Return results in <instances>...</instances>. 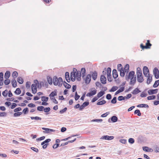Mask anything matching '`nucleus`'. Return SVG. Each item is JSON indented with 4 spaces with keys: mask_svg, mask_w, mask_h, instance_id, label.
<instances>
[{
    "mask_svg": "<svg viewBox=\"0 0 159 159\" xmlns=\"http://www.w3.org/2000/svg\"><path fill=\"white\" fill-rule=\"evenodd\" d=\"M53 82V84L55 85H58L59 87H61L62 84V79L61 77H59L58 78L56 76H54Z\"/></svg>",
    "mask_w": 159,
    "mask_h": 159,
    "instance_id": "nucleus-1",
    "label": "nucleus"
},
{
    "mask_svg": "<svg viewBox=\"0 0 159 159\" xmlns=\"http://www.w3.org/2000/svg\"><path fill=\"white\" fill-rule=\"evenodd\" d=\"M75 70L76 71L77 70L75 68L73 69V71L72 72L70 73V79L72 81L74 82L75 80V73L76 71H75Z\"/></svg>",
    "mask_w": 159,
    "mask_h": 159,
    "instance_id": "nucleus-2",
    "label": "nucleus"
},
{
    "mask_svg": "<svg viewBox=\"0 0 159 159\" xmlns=\"http://www.w3.org/2000/svg\"><path fill=\"white\" fill-rule=\"evenodd\" d=\"M97 93V90L95 89L94 88L91 89V91L90 92L86 94V96L88 97H91L95 95Z\"/></svg>",
    "mask_w": 159,
    "mask_h": 159,
    "instance_id": "nucleus-3",
    "label": "nucleus"
},
{
    "mask_svg": "<svg viewBox=\"0 0 159 159\" xmlns=\"http://www.w3.org/2000/svg\"><path fill=\"white\" fill-rule=\"evenodd\" d=\"M143 73L145 77L149 76V71L148 68L145 66L143 69Z\"/></svg>",
    "mask_w": 159,
    "mask_h": 159,
    "instance_id": "nucleus-4",
    "label": "nucleus"
},
{
    "mask_svg": "<svg viewBox=\"0 0 159 159\" xmlns=\"http://www.w3.org/2000/svg\"><path fill=\"white\" fill-rule=\"evenodd\" d=\"M114 138L113 136H109L108 135H104L102 136L101 138V139H105L107 140H111Z\"/></svg>",
    "mask_w": 159,
    "mask_h": 159,
    "instance_id": "nucleus-5",
    "label": "nucleus"
},
{
    "mask_svg": "<svg viewBox=\"0 0 159 159\" xmlns=\"http://www.w3.org/2000/svg\"><path fill=\"white\" fill-rule=\"evenodd\" d=\"M153 72L155 77L157 79H158L159 78V71L158 69L156 67L155 68Z\"/></svg>",
    "mask_w": 159,
    "mask_h": 159,
    "instance_id": "nucleus-6",
    "label": "nucleus"
},
{
    "mask_svg": "<svg viewBox=\"0 0 159 159\" xmlns=\"http://www.w3.org/2000/svg\"><path fill=\"white\" fill-rule=\"evenodd\" d=\"M134 71H131L129 72L128 75L126 76V79L127 80H128L130 79L131 78L133 77L134 75Z\"/></svg>",
    "mask_w": 159,
    "mask_h": 159,
    "instance_id": "nucleus-7",
    "label": "nucleus"
},
{
    "mask_svg": "<svg viewBox=\"0 0 159 159\" xmlns=\"http://www.w3.org/2000/svg\"><path fill=\"white\" fill-rule=\"evenodd\" d=\"M84 79L85 80V82L86 84H89L91 80V75L90 74H88L85 79L84 77Z\"/></svg>",
    "mask_w": 159,
    "mask_h": 159,
    "instance_id": "nucleus-8",
    "label": "nucleus"
},
{
    "mask_svg": "<svg viewBox=\"0 0 159 159\" xmlns=\"http://www.w3.org/2000/svg\"><path fill=\"white\" fill-rule=\"evenodd\" d=\"M107 79L105 76L102 75L100 77V81L102 84H105L106 83Z\"/></svg>",
    "mask_w": 159,
    "mask_h": 159,
    "instance_id": "nucleus-9",
    "label": "nucleus"
},
{
    "mask_svg": "<svg viewBox=\"0 0 159 159\" xmlns=\"http://www.w3.org/2000/svg\"><path fill=\"white\" fill-rule=\"evenodd\" d=\"M31 89L32 93L33 94H35L36 93L37 91L36 86V84H33L31 85Z\"/></svg>",
    "mask_w": 159,
    "mask_h": 159,
    "instance_id": "nucleus-10",
    "label": "nucleus"
},
{
    "mask_svg": "<svg viewBox=\"0 0 159 159\" xmlns=\"http://www.w3.org/2000/svg\"><path fill=\"white\" fill-rule=\"evenodd\" d=\"M136 80V76L133 77L131 78V80L129 83L130 85H133L135 83Z\"/></svg>",
    "mask_w": 159,
    "mask_h": 159,
    "instance_id": "nucleus-11",
    "label": "nucleus"
},
{
    "mask_svg": "<svg viewBox=\"0 0 159 159\" xmlns=\"http://www.w3.org/2000/svg\"><path fill=\"white\" fill-rule=\"evenodd\" d=\"M157 91L158 89H150L148 90V93L149 95L155 94L157 93Z\"/></svg>",
    "mask_w": 159,
    "mask_h": 159,
    "instance_id": "nucleus-12",
    "label": "nucleus"
},
{
    "mask_svg": "<svg viewBox=\"0 0 159 159\" xmlns=\"http://www.w3.org/2000/svg\"><path fill=\"white\" fill-rule=\"evenodd\" d=\"M137 81L139 83H142L144 80L142 75H137Z\"/></svg>",
    "mask_w": 159,
    "mask_h": 159,
    "instance_id": "nucleus-13",
    "label": "nucleus"
},
{
    "mask_svg": "<svg viewBox=\"0 0 159 159\" xmlns=\"http://www.w3.org/2000/svg\"><path fill=\"white\" fill-rule=\"evenodd\" d=\"M76 80L78 81H80L81 80V73L80 71H77L75 75Z\"/></svg>",
    "mask_w": 159,
    "mask_h": 159,
    "instance_id": "nucleus-14",
    "label": "nucleus"
},
{
    "mask_svg": "<svg viewBox=\"0 0 159 159\" xmlns=\"http://www.w3.org/2000/svg\"><path fill=\"white\" fill-rule=\"evenodd\" d=\"M112 75L114 79H116L118 77V75L116 70L114 69L112 71Z\"/></svg>",
    "mask_w": 159,
    "mask_h": 159,
    "instance_id": "nucleus-15",
    "label": "nucleus"
},
{
    "mask_svg": "<svg viewBox=\"0 0 159 159\" xmlns=\"http://www.w3.org/2000/svg\"><path fill=\"white\" fill-rule=\"evenodd\" d=\"M65 76L66 81L69 83L70 82V80L69 77V74L68 72H66L65 74Z\"/></svg>",
    "mask_w": 159,
    "mask_h": 159,
    "instance_id": "nucleus-16",
    "label": "nucleus"
},
{
    "mask_svg": "<svg viewBox=\"0 0 159 159\" xmlns=\"http://www.w3.org/2000/svg\"><path fill=\"white\" fill-rule=\"evenodd\" d=\"M140 92L138 88L135 89L131 93L133 94H136Z\"/></svg>",
    "mask_w": 159,
    "mask_h": 159,
    "instance_id": "nucleus-17",
    "label": "nucleus"
},
{
    "mask_svg": "<svg viewBox=\"0 0 159 159\" xmlns=\"http://www.w3.org/2000/svg\"><path fill=\"white\" fill-rule=\"evenodd\" d=\"M85 69L84 68H81V73H82V76L83 79H84V78L85 76Z\"/></svg>",
    "mask_w": 159,
    "mask_h": 159,
    "instance_id": "nucleus-18",
    "label": "nucleus"
},
{
    "mask_svg": "<svg viewBox=\"0 0 159 159\" xmlns=\"http://www.w3.org/2000/svg\"><path fill=\"white\" fill-rule=\"evenodd\" d=\"M148 78L147 79V83L148 84H150V82L152 81V76H151L149 75V76L147 77Z\"/></svg>",
    "mask_w": 159,
    "mask_h": 159,
    "instance_id": "nucleus-19",
    "label": "nucleus"
},
{
    "mask_svg": "<svg viewBox=\"0 0 159 159\" xmlns=\"http://www.w3.org/2000/svg\"><path fill=\"white\" fill-rule=\"evenodd\" d=\"M10 75V72L9 71H7L4 75V77L6 79H8Z\"/></svg>",
    "mask_w": 159,
    "mask_h": 159,
    "instance_id": "nucleus-20",
    "label": "nucleus"
},
{
    "mask_svg": "<svg viewBox=\"0 0 159 159\" xmlns=\"http://www.w3.org/2000/svg\"><path fill=\"white\" fill-rule=\"evenodd\" d=\"M151 45L152 44L150 43V41L147 40V42L146 44V46H145L146 48H150Z\"/></svg>",
    "mask_w": 159,
    "mask_h": 159,
    "instance_id": "nucleus-21",
    "label": "nucleus"
},
{
    "mask_svg": "<svg viewBox=\"0 0 159 159\" xmlns=\"http://www.w3.org/2000/svg\"><path fill=\"white\" fill-rule=\"evenodd\" d=\"M124 90V87H122L118 89L115 93V95H116L122 92Z\"/></svg>",
    "mask_w": 159,
    "mask_h": 159,
    "instance_id": "nucleus-22",
    "label": "nucleus"
},
{
    "mask_svg": "<svg viewBox=\"0 0 159 159\" xmlns=\"http://www.w3.org/2000/svg\"><path fill=\"white\" fill-rule=\"evenodd\" d=\"M63 85L67 89H69L71 87L70 84H68L65 81H64Z\"/></svg>",
    "mask_w": 159,
    "mask_h": 159,
    "instance_id": "nucleus-23",
    "label": "nucleus"
},
{
    "mask_svg": "<svg viewBox=\"0 0 159 159\" xmlns=\"http://www.w3.org/2000/svg\"><path fill=\"white\" fill-rule=\"evenodd\" d=\"M111 120L113 122H115L117 121L118 118L116 116H113L111 117Z\"/></svg>",
    "mask_w": 159,
    "mask_h": 159,
    "instance_id": "nucleus-24",
    "label": "nucleus"
},
{
    "mask_svg": "<svg viewBox=\"0 0 159 159\" xmlns=\"http://www.w3.org/2000/svg\"><path fill=\"white\" fill-rule=\"evenodd\" d=\"M97 73L96 71H94L93 72V74L92 75V78L94 80H95L97 79Z\"/></svg>",
    "mask_w": 159,
    "mask_h": 159,
    "instance_id": "nucleus-25",
    "label": "nucleus"
},
{
    "mask_svg": "<svg viewBox=\"0 0 159 159\" xmlns=\"http://www.w3.org/2000/svg\"><path fill=\"white\" fill-rule=\"evenodd\" d=\"M11 83L12 86L14 87H16L17 86V83L16 80L15 79H13L11 81Z\"/></svg>",
    "mask_w": 159,
    "mask_h": 159,
    "instance_id": "nucleus-26",
    "label": "nucleus"
},
{
    "mask_svg": "<svg viewBox=\"0 0 159 159\" xmlns=\"http://www.w3.org/2000/svg\"><path fill=\"white\" fill-rule=\"evenodd\" d=\"M129 65L128 64H126L124 69V70L125 72H128L129 70Z\"/></svg>",
    "mask_w": 159,
    "mask_h": 159,
    "instance_id": "nucleus-27",
    "label": "nucleus"
},
{
    "mask_svg": "<svg viewBox=\"0 0 159 159\" xmlns=\"http://www.w3.org/2000/svg\"><path fill=\"white\" fill-rule=\"evenodd\" d=\"M137 107H145V108H148V106L147 104H140L138 105Z\"/></svg>",
    "mask_w": 159,
    "mask_h": 159,
    "instance_id": "nucleus-28",
    "label": "nucleus"
},
{
    "mask_svg": "<svg viewBox=\"0 0 159 159\" xmlns=\"http://www.w3.org/2000/svg\"><path fill=\"white\" fill-rule=\"evenodd\" d=\"M41 98L42 101L43 102H47L48 99V97L45 96H42Z\"/></svg>",
    "mask_w": 159,
    "mask_h": 159,
    "instance_id": "nucleus-29",
    "label": "nucleus"
},
{
    "mask_svg": "<svg viewBox=\"0 0 159 159\" xmlns=\"http://www.w3.org/2000/svg\"><path fill=\"white\" fill-rule=\"evenodd\" d=\"M142 74V71L140 68L139 67H138L137 69V75Z\"/></svg>",
    "mask_w": 159,
    "mask_h": 159,
    "instance_id": "nucleus-30",
    "label": "nucleus"
},
{
    "mask_svg": "<svg viewBox=\"0 0 159 159\" xmlns=\"http://www.w3.org/2000/svg\"><path fill=\"white\" fill-rule=\"evenodd\" d=\"M104 93L103 91H101L99 92L97 94V97L99 98L102 96L104 94Z\"/></svg>",
    "mask_w": 159,
    "mask_h": 159,
    "instance_id": "nucleus-31",
    "label": "nucleus"
},
{
    "mask_svg": "<svg viewBox=\"0 0 159 159\" xmlns=\"http://www.w3.org/2000/svg\"><path fill=\"white\" fill-rule=\"evenodd\" d=\"M18 75V73L16 71L13 72L12 74V76L14 79L16 78L17 77Z\"/></svg>",
    "mask_w": 159,
    "mask_h": 159,
    "instance_id": "nucleus-32",
    "label": "nucleus"
},
{
    "mask_svg": "<svg viewBox=\"0 0 159 159\" xmlns=\"http://www.w3.org/2000/svg\"><path fill=\"white\" fill-rule=\"evenodd\" d=\"M17 81L19 84H22L23 82V80L21 77H19L17 78Z\"/></svg>",
    "mask_w": 159,
    "mask_h": 159,
    "instance_id": "nucleus-33",
    "label": "nucleus"
},
{
    "mask_svg": "<svg viewBox=\"0 0 159 159\" xmlns=\"http://www.w3.org/2000/svg\"><path fill=\"white\" fill-rule=\"evenodd\" d=\"M159 85V80L156 81L153 86V87L156 88Z\"/></svg>",
    "mask_w": 159,
    "mask_h": 159,
    "instance_id": "nucleus-34",
    "label": "nucleus"
},
{
    "mask_svg": "<svg viewBox=\"0 0 159 159\" xmlns=\"http://www.w3.org/2000/svg\"><path fill=\"white\" fill-rule=\"evenodd\" d=\"M47 79L48 83L50 84H52V78L50 77H48Z\"/></svg>",
    "mask_w": 159,
    "mask_h": 159,
    "instance_id": "nucleus-35",
    "label": "nucleus"
},
{
    "mask_svg": "<svg viewBox=\"0 0 159 159\" xmlns=\"http://www.w3.org/2000/svg\"><path fill=\"white\" fill-rule=\"evenodd\" d=\"M118 87L117 86H113L109 91L110 92H114L117 89Z\"/></svg>",
    "mask_w": 159,
    "mask_h": 159,
    "instance_id": "nucleus-36",
    "label": "nucleus"
},
{
    "mask_svg": "<svg viewBox=\"0 0 159 159\" xmlns=\"http://www.w3.org/2000/svg\"><path fill=\"white\" fill-rule=\"evenodd\" d=\"M106 102V101L105 100H103L102 101L98 102L97 103V105H101L105 104Z\"/></svg>",
    "mask_w": 159,
    "mask_h": 159,
    "instance_id": "nucleus-37",
    "label": "nucleus"
},
{
    "mask_svg": "<svg viewBox=\"0 0 159 159\" xmlns=\"http://www.w3.org/2000/svg\"><path fill=\"white\" fill-rule=\"evenodd\" d=\"M31 119L32 120L35 119L36 120H41V117H38V116H35V117H31Z\"/></svg>",
    "mask_w": 159,
    "mask_h": 159,
    "instance_id": "nucleus-38",
    "label": "nucleus"
},
{
    "mask_svg": "<svg viewBox=\"0 0 159 159\" xmlns=\"http://www.w3.org/2000/svg\"><path fill=\"white\" fill-rule=\"evenodd\" d=\"M117 70L119 71L124 70L123 69L122 66L121 64H119L117 66Z\"/></svg>",
    "mask_w": 159,
    "mask_h": 159,
    "instance_id": "nucleus-39",
    "label": "nucleus"
},
{
    "mask_svg": "<svg viewBox=\"0 0 159 159\" xmlns=\"http://www.w3.org/2000/svg\"><path fill=\"white\" fill-rule=\"evenodd\" d=\"M134 113L135 114H137V115L139 116H140L141 115V113L140 111L138 109L135 110L134 112Z\"/></svg>",
    "mask_w": 159,
    "mask_h": 159,
    "instance_id": "nucleus-40",
    "label": "nucleus"
},
{
    "mask_svg": "<svg viewBox=\"0 0 159 159\" xmlns=\"http://www.w3.org/2000/svg\"><path fill=\"white\" fill-rule=\"evenodd\" d=\"M15 93L17 94H19L21 93V91L20 88H18L16 89V90L15 91Z\"/></svg>",
    "mask_w": 159,
    "mask_h": 159,
    "instance_id": "nucleus-41",
    "label": "nucleus"
},
{
    "mask_svg": "<svg viewBox=\"0 0 159 159\" xmlns=\"http://www.w3.org/2000/svg\"><path fill=\"white\" fill-rule=\"evenodd\" d=\"M156 98V96L155 95H152L148 96L147 97V99L148 100L154 99Z\"/></svg>",
    "mask_w": 159,
    "mask_h": 159,
    "instance_id": "nucleus-42",
    "label": "nucleus"
},
{
    "mask_svg": "<svg viewBox=\"0 0 159 159\" xmlns=\"http://www.w3.org/2000/svg\"><path fill=\"white\" fill-rule=\"evenodd\" d=\"M48 129L50 130H47L46 131H43V132L45 133H50V132H54L55 131V130L50 129L48 128Z\"/></svg>",
    "mask_w": 159,
    "mask_h": 159,
    "instance_id": "nucleus-43",
    "label": "nucleus"
},
{
    "mask_svg": "<svg viewBox=\"0 0 159 159\" xmlns=\"http://www.w3.org/2000/svg\"><path fill=\"white\" fill-rule=\"evenodd\" d=\"M57 95V93L55 91L52 92L49 95L50 97H54Z\"/></svg>",
    "mask_w": 159,
    "mask_h": 159,
    "instance_id": "nucleus-44",
    "label": "nucleus"
},
{
    "mask_svg": "<svg viewBox=\"0 0 159 159\" xmlns=\"http://www.w3.org/2000/svg\"><path fill=\"white\" fill-rule=\"evenodd\" d=\"M120 75L122 77H124L125 75V72L124 70H120Z\"/></svg>",
    "mask_w": 159,
    "mask_h": 159,
    "instance_id": "nucleus-45",
    "label": "nucleus"
},
{
    "mask_svg": "<svg viewBox=\"0 0 159 159\" xmlns=\"http://www.w3.org/2000/svg\"><path fill=\"white\" fill-rule=\"evenodd\" d=\"M8 91L7 90H6L4 91H3L2 93V94L4 97H6L7 95Z\"/></svg>",
    "mask_w": 159,
    "mask_h": 159,
    "instance_id": "nucleus-46",
    "label": "nucleus"
},
{
    "mask_svg": "<svg viewBox=\"0 0 159 159\" xmlns=\"http://www.w3.org/2000/svg\"><path fill=\"white\" fill-rule=\"evenodd\" d=\"M111 69L110 67H108L107 69V75H111Z\"/></svg>",
    "mask_w": 159,
    "mask_h": 159,
    "instance_id": "nucleus-47",
    "label": "nucleus"
},
{
    "mask_svg": "<svg viewBox=\"0 0 159 159\" xmlns=\"http://www.w3.org/2000/svg\"><path fill=\"white\" fill-rule=\"evenodd\" d=\"M128 142L129 143L133 144L134 143V140L133 138H130L129 139Z\"/></svg>",
    "mask_w": 159,
    "mask_h": 159,
    "instance_id": "nucleus-48",
    "label": "nucleus"
},
{
    "mask_svg": "<svg viewBox=\"0 0 159 159\" xmlns=\"http://www.w3.org/2000/svg\"><path fill=\"white\" fill-rule=\"evenodd\" d=\"M80 98V96L78 95L77 92H76L75 96V99L76 101L78 100Z\"/></svg>",
    "mask_w": 159,
    "mask_h": 159,
    "instance_id": "nucleus-49",
    "label": "nucleus"
},
{
    "mask_svg": "<svg viewBox=\"0 0 159 159\" xmlns=\"http://www.w3.org/2000/svg\"><path fill=\"white\" fill-rule=\"evenodd\" d=\"M22 113L21 112H17L14 113V116L15 117H16L17 116H19L20 115L22 114Z\"/></svg>",
    "mask_w": 159,
    "mask_h": 159,
    "instance_id": "nucleus-50",
    "label": "nucleus"
},
{
    "mask_svg": "<svg viewBox=\"0 0 159 159\" xmlns=\"http://www.w3.org/2000/svg\"><path fill=\"white\" fill-rule=\"evenodd\" d=\"M111 102L113 104H115L116 102V97H114L111 100Z\"/></svg>",
    "mask_w": 159,
    "mask_h": 159,
    "instance_id": "nucleus-51",
    "label": "nucleus"
},
{
    "mask_svg": "<svg viewBox=\"0 0 159 159\" xmlns=\"http://www.w3.org/2000/svg\"><path fill=\"white\" fill-rule=\"evenodd\" d=\"M10 83V80L8 79H6L4 81V83L5 85H8Z\"/></svg>",
    "mask_w": 159,
    "mask_h": 159,
    "instance_id": "nucleus-52",
    "label": "nucleus"
},
{
    "mask_svg": "<svg viewBox=\"0 0 159 159\" xmlns=\"http://www.w3.org/2000/svg\"><path fill=\"white\" fill-rule=\"evenodd\" d=\"M31 83L30 82H27L26 84V87L27 88L29 89Z\"/></svg>",
    "mask_w": 159,
    "mask_h": 159,
    "instance_id": "nucleus-53",
    "label": "nucleus"
},
{
    "mask_svg": "<svg viewBox=\"0 0 159 159\" xmlns=\"http://www.w3.org/2000/svg\"><path fill=\"white\" fill-rule=\"evenodd\" d=\"M102 120L100 119H93L91 120V122H102Z\"/></svg>",
    "mask_w": 159,
    "mask_h": 159,
    "instance_id": "nucleus-54",
    "label": "nucleus"
},
{
    "mask_svg": "<svg viewBox=\"0 0 159 159\" xmlns=\"http://www.w3.org/2000/svg\"><path fill=\"white\" fill-rule=\"evenodd\" d=\"M43 108H44V107L43 106H39L37 107V110L39 111H42Z\"/></svg>",
    "mask_w": 159,
    "mask_h": 159,
    "instance_id": "nucleus-55",
    "label": "nucleus"
},
{
    "mask_svg": "<svg viewBox=\"0 0 159 159\" xmlns=\"http://www.w3.org/2000/svg\"><path fill=\"white\" fill-rule=\"evenodd\" d=\"M67 108L65 107L63 109L61 110L60 111V113L61 114H63L67 110Z\"/></svg>",
    "mask_w": 159,
    "mask_h": 159,
    "instance_id": "nucleus-56",
    "label": "nucleus"
},
{
    "mask_svg": "<svg viewBox=\"0 0 159 159\" xmlns=\"http://www.w3.org/2000/svg\"><path fill=\"white\" fill-rule=\"evenodd\" d=\"M45 137L44 136H42L40 138L37 139L36 140L37 141H41V140H44L45 139Z\"/></svg>",
    "mask_w": 159,
    "mask_h": 159,
    "instance_id": "nucleus-57",
    "label": "nucleus"
},
{
    "mask_svg": "<svg viewBox=\"0 0 159 159\" xmlns=\"http://www.w3.org/2000/svg\"><path fill=\"white\" fill-rule=\"evenodd\" d=\"M30 148L33 151H34V152H39V150L37 148H35L34 147H31Z\"/></svg>",
    "mask_w": 159,
    "mask_h": 159,
    "instance_id": "nucleus-58",
    "label": "nucleus"
},
{
    "mask_svg": "<svg viewBox=\"0 0 159 159\" xmlns=\"http://www.w3.org/2000/svg\"><path fill=\"white\" fill-rule=\"evenodd\" d=\"M3 74L2 72L0 73V81H3Z\"/></svg>",
    "mask_w": 159,
    "mask_h": 159,
    "instance_id": "nucleus-59",
    "label": "nucleus"
},
{
    "mask_svg": "<svg viewBox=\"0 0 159 159\" xmlns=\"http://www.w3.org/2000/svg\"><path fill=\"white\" fill-rule=\"evenodd\" d=\"M50 108L49 107H46L44 109V111L45 112H47L50 111Z\"/></svg>",
    "mask_w": 159,
    "mask_h": 159,
    "instance_id": "nucleus-60",
    "label": "nucleus"
},
{
    "mask_svg": "<svg viewBox=\"0 0 159 159\" xmlns=\"http://www.w3.org/2000/svg\"><path fill=\"white\" fill-rule=\"evenodd\" d=\"M119 141L123 144H125L126 142V140L125 139H121Z\"/></svg>",
    "mask_w": 159,
    "mask_h": 159,
    "instance_id": "nucleus-61",
    "label": "nucleus"
},
{
    "mask_svg": "<svg viewBox=\"0 0 159 159\" xmlns=\"http://www.w3.org/2000/svg\"><path fill=\"white\" fill-rule=\"evenodd\" d=\"M7 115V114L5 112H0V117L5 116Z\"/></svg>",
    "mask_w": 159,
    "mask_h": 159,
    "instance_id": "nucleus-62",
    "label": "nucleus"
},
{
    "mask_svg": "<svg viewBox=\"0 0 159 159\" xmlns=\"http://www.w3.org/2000/svg\"><path fill=\"white\" fill-rule=\"evenodd\" d=\"M124 97L122 96H120L118 97V99L119 101H121L124 100Z\"/></svg>",
    "mask_w": 159,
    "mask_h": 159,
    "instance_id": "nucleus-63",
    "label": "nucleus"
},
{
    "mask_svg": "<svg viewBox=\"0 0 159 159\" xmlns=\"http://www.w3.org/2000/svg\"><path fill=\"white\" fill-rule=\"evenodd\" d=\"M147 95V93H145L144 92H143L140 95V96L141 97L143 98L146 97Z\"/></svg>",
    "mask_w": 159,
    "mask_h": 159,
    "instance_id": "nucleus-64",
    "label": "nucleus"
}]
</instances>
